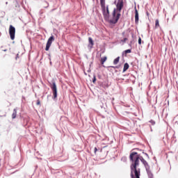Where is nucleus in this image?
<instances>
[{
	"mask_svg": "<svg viewBox=\"0 0 178 178\" xmlns=\"http://www.w3.org/2000/svg\"><path fill=\"white\" fill-rule=\"evenodd\" d=\"M54 41H55V37H54V35L50 36L47 40L45 51H49V48H51V45H52Z\"/></svg>",
	"mask_w": 178,
	"mask_h": 178,
	"instance_id": "nucleus-6",
	"label": "nucleus"
},
{
	"mask_svg": "<svg viewBox=\"0 0 178 178\" xmlns=\"http://www.w3.org/2000/svg\"><path fill=\"white\" fill-rule=\"evenodd\" d=\"M36 104L41 105V102H40V99L37 100Z\"/></svg>",
	"mask_w": 178,
	"mask_h": 178,
	"instance_id": "nucleus-18",
	"label": "nucleus"
},
{
	"mask_svg": "<svg viewBox=\"0 0 178 178\" xmlns=\"http://www.w3.org/2000/svg\"><path fill=\"white\" fill-rule=\"evenodd\" d=\"M97 81V78L95 76L93 77L92 83H95Z\"/></svg>",
	"mask_w": 178,
	"mask_h": 178,
	"instance_id": "nucleus-20",
	"label": "nucleus"
},
{
	"mask_svg": "<svg viewBox=\"0 0 178 178\" xmlns=\"http://www.w3.org/2000/svg\"><path fill=\"white\" fill-rule=\"evenodd\" d=\"M16 34V28L13 26V25H10L9 26V35L10 37V39L12 40H15V35Z\"/></svg>",
	"mask_w": 178,
	"mask_h": 178,
	"instance_id": "nucleus-4",
	"label": "nucleus"
},
{
	"mask_svg": "<svg viewBox=\"0 0 178 178\" xmlns=\"http://www.w3.org/2000/svg\"><path fill=\"white\" fill-rule=\"evenodd\" d=\"M120 60V57H117L114 60H113V64L114 65H118L119 63V61Z\"/></svg>",
	"mask_w": 178,
	"mask_h": 178,
	"instance_id": "nucleus-12",
	"label": "nucleus"
},
{
	"mask_svg": "<svg viewBox=\"0 0 178 178\" xmlns=\"http://www.w3.org/2000/svg\"><path fill=\"white\" fill-rule=\"evenodd\" d=\"M148 177L149 178H154V175L152 174V172H151V170L149 168V167H148L147 168H146Z\"/></svg>",
	"mask_w": 178,
	"mask_h": 178,
	"instance_id": "nucleus-9",
	"label": "nucleus"
},
{
	"mask_svg": "<svg viewBox=\"0 0 178 178\" xmlns=\"http://www.w3.org/2000/svg\"><path fill=\"white\" fill-rule=\"evenodd\" d=\"M125 54H131V49H127L124 51Z\"/></svg>",
	"mask_w": 178,
	"mask_h": 178,
	"instance_id": "nucleus-16",
	"label": "nucleus"
},
{
	"mask_svg": "<svg viewBox=\"0 0 178 178\" xmlns=\"http://www.w3.org/2000/svg\"><path fill=\"white\" fill-rule=\"evenodd\" d=\"M123 6H124V3L123 2V0H119L116 5L117 10H118L119 13H118V14L116 15V9H114L113 12V19L111 22L114 24L119 21V19H120V12H122Z\"/></svg>",
	"mask_w": 178,
	"mask_h": 178,
	"instance_id": "nucleus-2",
	"label": "nucleus"
},
{
	"mask_svg": "<svg viewBox=\"0 0 178 178\" xmlns=\"http://www.w3.org/2000/svg\"><path fill=\"white\" fill-rule=\"evenodd\" d=\"M17 115V110H16V108H15L13 110V113L12 114V119H16Z\"/></svg>",
	"mask_w": 178,
	"mask_h": 178,
	"instance_id": "nucleus-10",
	"label": "nucleus"
},
{
	"mask_svg": "<svg viewBox=\"0 0 178 178\" xmlns=\"http://www.w3.org/2000/svg\"><path fill=\"white\" fill-rule=\"evenodd\" d=\"M138 10H137V8L135 7V23L136 24H138Z\"/></svg>",
	"mask_w": 178,
	"mask_h": 178,
	"instance_id": "nucleus-8",
	"label": "nucleus"
},
{
	"mask_svg": "<svg viewBox=\"0 0 178 178\" xmlns=\"http://www.w3.org/2000/svg\"><path fill=\"white\" fill-rule=\"evenodd\" d=\"M106 59H108V58L106 56H104L103 58H101V63L102 65H104V63H105V62H106Z\"/></svg>",
	"mask_w": 178,
	"mask_h": 178,
	"instance_id": "nucleus-13",
	"label": "nucleus"
},
{
	"mask_svg": "<svg viewBox=\"0 0 178 178\" xmlns=\"http://www.w3.org/2000/svg\"><path fill=\"white\" fill-rule=\"evenodd\" d=\"M94 151H95V154H97V152L98 151V149H97V147H95Z\"/></svg>",
	"mask_w": 178,
	"mask_h": 178,
	"instance_id": "nucleus-21",
	"label": "nucleus"
},
{
	"mask_svg": "<svg viewBox=\"0 0 178 178\" xmlns=\"http://www.w3.org/2000/svg\"><path fill=\"white\" fill-rule=\"evenodd\" d=\"M147 15H148V13H147Z\"/></svg>",
	"mask_w": 178,
	"mask_h": 178,
	"instance_id": "nucleus-24",
	"label": "nucleus"
},
{
	"mask_svg": "<svg viewBox=\"0 0 178 178\" xmlns=\"http://www.w3.org/2000/svg\"><path fill=\"white\" fill-rule=\"evenodd\" d=\"M124 32H122V35H123V37H124L123 39H121L120 40V44H125L126 41H128L129 40V36H124Z\"/></svg>",
	"mask_w": 178,
	"mask_h": 178,
	"instance_id": "nucleus-7",
	"label": "nucleus"
},
{
	"mask_svg": "<svg viewBox=\"0 0 178 178\" xmlns=\"http://www.w3.org/2000/svg\"><path fill=\"white\" fill-rule=\"evenodd\" d=\"M88 41H89V44H91L92 47V45H94V41H92V38H89Z\"/></svg>",
	"mask_w": 178,
	"mask_h": 178,
	"instance_id": "nucleus-15",
	"label": "nucleus"
},
{
	"mask_svg": "<svg viewBox=\"0 0 178 178\" xmlns=\"http://www.w3.org/2000/svg\"><path fill=\"white\" fill-rule=\"evenodd\" d=\"M138 44L139 45H141V38H138Z\"/></svg>",
	"mask_w": 178,
	"mask_h": 178,
	"instance_id": "nucleus-19",
	"label": "nucleus"
},
{
	"mask_svg": "<svg viewBox=\"0 0 178 178\" xmlns=\"http://www.w3.org/2000/svg\"><path fill=\"white\" fill-rule=\"evenodd\" d=\"M3 51H6V49H4Z\"/></svg>",
	"mask_w": 178,
	"mask_h": 178,
	"instance_id": "nucleus-23",
	"label": "nucleus"
},
{
	"mask_svg": "<svg viewBox=\"0 0 178 178\" xmlns=\"http://www.w3.org/2000/svg\"><path fill=\"white\" fill-rule=\"evenodd\" d=\"M149 123H151V124H152V126H154L155 124V121H154L153 120H151L149 121Z\"/></svg>",
	"mask_w": 178,
	"mask_h": 178,
	"instance_id": "nucleus-17",
	"label": "nucleus"
},
{
	"mask_svg": "<svg viewBox=\"0 0 178 178\" xmlns=\"http://www.w3.org/2000/svg\"><path fill=\"white\" fill-rule=\"evenodd\" d=\"M100 5L104 18L105 20H108L109 19V8L108 6L105 7V0H100Z\"/></svg>",
	"mask_w": 178,
	"mask_h": 178,
	"instance_id": "nucleus-3",
	"label": "nucleus"
},
{
	"mask_svg": "<svg viewBox=\"0 0 178 178\" xmlns=\"http://www.w3.org/2000/svg\"><path fill=\"white\" fill-rule=\"evenodd\" d=\"M50 88L52 90L54 98H56L58 97V88H56V83L55 82L51 83Z\"/></svg>",
	"mask_w": 178,
	"mask_h": 178,
	"instance_id": "nucleus-5",
	"label": "nucleus"
},
{
	"mask_svg": "<svg viewBox=\"0 0 178 178\" xmlns=\"http://www.w3.org/2000/svg\"><path fill=\"white\" fill-rule=\"evenodd\" d=\"M129 67H130V65H129V63H126L124 65L123 72H126L127 70H128Z\"/></svg>",
	"mask_w": 178,
	"mask_h": 178,
	"instance_id": "nucleus-11",
	"label": "nucleus"
},
{
	"mask_svg": "<svg viewBox=\"0 0 178 178\" xmlns=\"http://www.w3.org/2000/svg\"><path fill=\"white\" fill-rule=\"evenodd\" d=\"M129 159L132 162L131 165V178H140V168H137V166L140 165V161H142L145 165V169L149 168L147 161H145V159H144L141 155L138 154V153L136 152H133L130 154Z\"/></svg>",
	"mask_w": 178,
	"mask_h": 178,
	"instance_id": "nucleus-1",
	"label": "nucleus"
},
{
	"mask_svg": "<svg viewBox=\"0 0 178 178\" xmlns=\"http://www.w3.org/2000/svg\"><path fill=\"white\" fill-rule=\"evenodd\" d=\"M158 27H159V20L156 19V21H155V28L158 29Z\"/></svg>",
	"mask_w": 178,
	"mask_h": 178,
	"instance_id": "nucleus-14",
	"label": "nucleus"
},
{
	"mask_svg": "<svg viewBox=\"0 0 178 178\" xmlns=\"http://www.w3.org/2000/svg\"><path fill=\"white\" fill-rule=\"evenodd\" d=\"M123 159H126V157H124Z\"/></svg>",
	"mask_w": 178,
	"mask_h": 178,
	"instance_id": "nucleus-22",
	"label": "nucleus"
}]
</instances>
